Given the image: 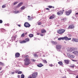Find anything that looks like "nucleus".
Returning <instances> with one entry per match:
<instances>
[{"instance_id": "1", "label": "nucleus", "mask_w": 78, "mask_h": 78, "mask_svg": "<svg viewBox=\"0 0 78 78\" xmlns=\"http://www.w3.org/2000/svg\"><path fill=\"white\" fill-rule=\"evenodd\" d=\"M25 58H26L24 59V65L25 66H28L29 64H30V59L28 58H29V56L28 55H26L24 56Z\"/></svg>"}, {"instance_id": "2", "label": "nucleus", "mask_w": 78, "mask_h": 78, "mask_svg": "<svg viewBox=\"0 0 78 78\" xmlns=\"http://www.w3.org/2000/svg\"><path fill=\"white\" fill-rule=\"evenodd\" d=\"M66 31V30L64 29H60L57 31V33L60 34H63Z\"/></svg>"}, {"instance_id": "3", "label": "nucleus", "mask_w": 78, "mask_h": 78, "mask_svg": "<svg viewBox=\"0 0 78 78\" xmlns=\"http://www.w3.org/2000/svg\"><path fill=\"white\" fill-rule=\"evenodd\" d=\"M30 41V39L28 38H26L25 39V40H23V41H20V43L21 44H23V43H26L27 42Z\"/></svg>"}, {"instance_id": "4", "label": "nucleus", "mask_w": 78, "mask_h": 78, "mask_svg": "<svg viewBox=\"0 0 78 78\" xmlns=\"http://www.w3.org/2000/svg\"><path fill=\"white\" fill-rule=\"evenodd\" d=\"M76 50V48H70L69 49L68 48L67 50L68 51H71L72 52V51H74L75 50Z\"/></svg>"}, {"instance_id": "5", "label": "nucleus", "mask_w": 78, "mask_h": 78, "mask_svg": "<svg viewBox=\"0 0 78 78\" xmlns=\"http://www.w3.org/2000/svg\"><path fill=\"white\" fill-rule=\"evenodd\" d=\"M64 9L60 10V11L57 12V14L58 15H59V16H61V15L63 14V12H64Z\"/></svg>"}, {"instance_id": "6", "label": "nucleus", "mask_w": 78, "mask_h": 78, "mask_svg": "<svg viewBox=\"0 0 78 78\" xmlns=\"http://www.w3.org/2000/svg\"><path fill=\"white\" fill-rule=\"evenodd\" d=\"M31 75L32 78H36L37 76V73L36 72L34 73L31 75Z\"/></svg>"}, {"instance_id": "7", "label": "nucleus", "mask_w": 78, "mask_h": 78, "mask_svg": "<svg viewBox=\"0 0 78 78\" xmlns=\"http://www.w3.org/2000/svg\"><path fill=\"white\" fill-rule=\"evenodd\" d=\"M65 13L66 16H69V15H70V14L72 13V10H70L68 11H66L65 12Z\"/></svg>"}, {"instance_id": "8", "label": "nucleus", "mask_w": 78, "mask_h": 78, "mask_svg": "<svg viewBox=\"0 0 78 78\" xmlns=\"http://www.w3.org/2000/svg\"><path fill=\"white\" fill-rule=\"evenodd\" d=\"M24 26L26 28H29L31 27V25L28 23L26 22L24 23Z\"/></svg>"}, {"instance_id": "9", "label": "nucleus", "mask_w": 78, "mask_h": 78, "mask_svg": "<svg viewBox=\"0 0 78 78\" xmlns=\"http://www.w3.org/2000/svg\"><path fill=\"white\" fill-rule=\"evenodd\" d=\"M67 56H68L69 58H75V56L72 55H71L69 53H67Z\"/></svg>"}, {"instance_id": "10", "label": "nucleus", "mask_w": 78, "mask_h": 78, "mask_svg": "<svg viewBox=\"0 0 78 78\" xmlns=\"http://www.w3.org/2000/svg\"><path fill=\"white\" fill-rule=\"evenodd\" d=\"M62 47V46L60 45H56V48L57 49H58V50H60V49H61V48Z\"/></svg>"}, {"instance_id": "11", "label": "nucleus", "mask_w": 78, "mask_h": 78, "mask_svg": "<svg viewBox=\"0 0 78 78\" xmlns=\"http://www.w3.org/2000/svg\"><path fill=\"white\" fill-rule=\"evenodd\" d=\"M63 40H66L67 41H69V40H71V38H69L67 37H63Z\"/></svg>"}, {"instance_id": "12", "label": "nucleus", "mask_w": 78, "mask_h": 78, "mask_svg": "<svg viewBox=\"0 0 78 78\" xmlns=\"http://www.w3.org/2000/svg\"><path fill=\"white\" fill-rule=\"evenodd\" d=\"M23 2H20V3L16 7V8H19L22 5H23Z\"/></svg>"}, {"instance_id": "13", "label": "nucleus", "mask_w": 78, "mask_h": 78, "mask_svg": "<svg viewBox=\"0 0 78 78\" xmlns=\"http://www.w3.org/2000/svg\"><path fill=\"white\" fill-rule=\"evenodd\" d=\"M74 25H71L69 26L68 28H70L71 29H73L74 28Z\"/></svg>"}, {"instance_id": "14", "label": "nucleus", "mask_w": 78, "mask_h": 78, "mask_svg": "<svg viewBox=\"0 0 78 78\" xmlns=\"http://www.w3.org/2000/svg\"><path fill=\"white\" fill-rule=\"evenodd\" d=\"M20 53H19L17 52L15 54V57L16 58H19L20 56Z\"/></svg>"}, {"instance_id": "15", "label": "nucleus", "mask_w": 78, "mask_h": 78, "mask_svg": "<svg viewBox=\"0 0 78 78\" xmlns=\"http://www.w3.org/2000/svg\"><path fill=\"white\" fill-rule=\"evenodd\" d=\"M72 41L73 42H78V39H77L73 38Z\"/></svg>"}, {"instance_id": "16", "label": "nucleus", "mask_w": 78, "mask_h": 78, "mask_svg": "<svg viewBox=\"0 0 78 78\" xmlns=\"http://www.w3.org/2000/svg\"><path fill=\"white\" fill-rule=\"evenodd\" d=\"M41 32L42 34L45 33H46V30L45 29H42L41 30Z\"/></svg>"}, {"instance_id": "17", "label": "nucleus", "mask_w": 78, "mask_h": 78, "mask_svg": "<svg viewBox=\"0 0 78 78\" xmlns=\"http://www.w3.org/2000/svg\"><path fill=\"white\" fill-rule=\"evenodd\" d=\"M37 66L39 67H41L42 66H44V65H43L42 63H40V64L37 65Z\"/></svg>"}, {"instance_id": "18", "label": "nucleus", "mask_w": 78, "mask_h": 78, "mask_svg": "<svg viewBox=\"0 0 78 78\" xmlns=\"http://www.w3.org/2000/svg\"><path fill=\"white\" fill-rule=\"evenodd\" d=\"M27 34V32H26L25 33V34L23 33L21 35V37H24V36H25Z\"/></svg>"}, {"instance_id": "19", "label": "nucleus", "mask_w": 78, "mask_h": 78, "mask_svg": "<svg viewBox=\"0 0 78 78\" xmlns=\"http://www.w3.org/2000/svg\"><path fill=\"white\" fill-rule=\"evenodd\" d=\"M51 42L54 45H56V44H58V43L56 41H51Z\"/></svg>"}, {"instance_id": "20", "label": "nucleus", "mask_w": 78, "mask_h": 78, "mask_svg": "<svg viewBox=\"0 0 78 78\" xmlns=\"http://www.w3.org/2000/svg\"><path fill=\"white\" fill-rule=\"evenodd\" d=\"M73 53H74L76 55H78V52L77 51H74L73 52Z\"/></svg>"}, {"instance_id": "21", "label": "nucleus", "mask_w": 78, "mask_h": 78, "mask_svg": "<svg viewBox=\"0 0 78 78\" xmlns=\"http://www.w3.org/2000/svg\"><path fill=\"white\" fill-rule=\"evenodd\" d=\"M55 18V15H52V16H51L50 18L49 19H53Z\"/></svg>"}, {"instance_id": "22", "label": "nucleus", "mask_w": 78, "mask_h": 78, "mask_svg": "<svg viewBox=\"0 0 78 78\" xmlns=\"http://www.w3.org/2000/svg\"><path fill=\"white\" fill-rule=\"evenodd\" d=\"M64 61L66 64H68L69 63V61L68 60H65Z\"/></svg>"}, {"instance_id": "23", "label": "nucleus", "mask_w": 78, "mask_h": 78, "mask_svg": "<svg viewBox=\"0 0 78 78\" xmlns=\"http://www.w3.org/2000/svg\"><path fill=\"white\" fill-rule=\"evenodd\" d=\"M58 64L61 66H63V63L62 62H58Z\"/></svg>"}, {"instance_id": "24", "label": "nucleus", "mask_w": 78, "mask_h": 78, "mask_svg": "<svg viewBox=\"0 0 78 78\" xmlns=\"http://www.w3.org/2000/svg\"><path fill=\"white\" fill-rule=\"evenodd\" d=\"M29 36L30 37H33V36H34V35L33 34H30L29 35Z\"/></svg>"}, {"instance_id": "25", "label": "nucleus", "mask_w": 78, "mask_h": 78, "mask_svg": "<svg viewBox=\"0 0 78 78\" xmlns=\"http://www.w3.org/2000/svg\"><path fill=\"white\" fill-rule=\"evenodd\" d=\"M25 9V7L24 6H23L21 8V10H23V9Z\"/></svg>"}, {"instance_id": "26", "label": "nucleus", "mask_w": 78, "mask_h": 78, "mask_svg": "<svg viewBox=\"0 0 78 78\" xmlns=\"http://www.w3.org/2000/svg\"><path fill=\"white\" fill-rule=\"evenodd\" d=\"M63 37H61V38H58V41H61V40H63Z\"/></svg>"}, {"instance_id": "27", "label": "nucleus", "mask_w": 78, "mask_h": 78, "mask_svg": "<svg viewBox=\"0 0 78 78\" xmlns=\"http://www.w3.org/2000/svg\"><path fill=\"white\" fill-rule=\"evenodd\" d=\"M25 78V76L23 74H22L21 75V78Z\"/></svg>"}, {"instance_id": "28", "label": "nucleus", "mask_w": 78, "mask_h": 78, "mask_svg": "<svg viewBox=\"0 0 78 78\" xmlns=\"http://www.w3.org/2000/svg\"><path fill=\"white\" fill-rule=\"evenodd\" d=\"M74 66H75V65L73 64L71 65V66H70V67H72V68L74 67Z\"/></svg>"}, {"instance_id": "29", "label": "nucleus", "mask_w": 78, "mask_h": 78, "mask_svg": "<svg viewBox=\"0 0 78 78\" xmlns=\"http://www.w3.org/2000/svg\"><path fill=\"white\" fill-rule=\"evenodd\" d=\"M43 62H44V63H45V64L47 63V61L45 60H43Z\"/></svg>"}, {"instance_id": "30", "label": "nucleus", "mask_w": 78, "mask_h": 78, "mask_svg": "<svg viewBox=\"0 0 78 78\" xmlns=\"http://www.w3.org/2000/svg\"><path fill=\"white\" fill-rule=\"evenodd\" d=\"M15 14H18L19 12V11H16L14 12Z\"/></svg>"}, {"instance_id": "31", "label": "nucleus", "mask_w": 78, "mask_h": 78, "mask_svg": "<svg viewBox=\"0 0 78 78\" xmlns=\"http://www.w3.org/2000/svg\"><path fill=\"white\" fill-rule=\"evenodd\" d=\"M34 57H38V55L37 54H34Z\"/></svg>"}, {"instance_id": "32", "label": "nucleus", "mask_w": 78, "mask_h": 78, "mask_svg": "<svg viewBox=\"0 0 78 78\" xmlns=\"http://www.w3.org/2000/svg\"><path fill=\"white\" fill-rule=\"evenodd\" d=\"M2 8H6V5H3L2 6Z\"/></svg>"}, {"instance_id": "33", "label": "nucleus", "mask_w": 78, "mask_h": 78, "mask_svg": "<svg viewBox=\"0 0 78 78\" xmlns=\"http://www.w3.org/2000/svg\"><path fill=\"white\" fill-rule=\"evenodd\" d=\"M42 24V23L41 22H39L38 23V25H41Z\"/></svg>"}, {"instance_id": "34", "label": "nucleus", "mask_w": 78, "mask_h": 78, "mask_svg": "<svg viewBox=\"0 0 78 78\" xmlns=\"http://www.w3.org/2000/svg\"><path fill=\"white\" fill-rule=\"evenodd\" d=\"M17 3H18V2H15L14 3L13 5H17Z\"/></svg>"}, {"instance_id": "35", "label": "nucleus", "mask_w": 78, "mask_h": 78, "mask_svg": "<svg viewBox=\"0 0 78 78\" xmlns=\"http://www.w3.org/2000/svg\"><path fill=\"white\" fill-rule=\"evenodd\" d=\"M31 61H32L33 62H35V61H36V60L33 59H31Z\"/></svg>"}, {"instance_id": "36", "label": "nucleus", "mask_w": 78, "mask_h": 78, "mask_svg": "<svg viewBox=\"0 0 78 78\" xmlns=\"http://www.w3.org/2000/svg\"><path fill=\"white\" fill-rule=\"evenodd\" d=\"M22 72V71H19L18 72V74H21Z\"/></svg>"}, {"instance_id": "37", "label": "nucleus", "mask_w": 78, "mask_h": 78, "mask_svg": "<svg viewBox=\"0 0 78 78\" xmlns=\"http://www.w3.org/2000/svg\"><path fill=\"white\" fill-rule=\"evenodd\" d=\"M14 73H15V72H12L11 73V75H14Z\"/></svg>"}, {"instance_id": "38", "label": "nucleus", "mask_w": 78, "mask_h": 78, "mask_svg": "<svg viewBox=\"0 0 78 78\" xmlns=\"http://www.w3.org/2000/svg\"><path fill=\"white\" fill-rule=\"evenodd\" d=\"M1 65H2V66H3V63L2 62H0V66Z\"/></svg>"}, {"instance_id": "39", "label": "nucleus", "mask_w": 78, "mask_h": 78, "mask_svg": "<svg viewBox=\"0 0 78 78\" xmlns=\"http://www.w3.org/2000/svg\"><path fill=\"white\" fill-rule=\"evenodd\" d=\"M3 23V21L2 20H0V23Z\"/></svg>"}, {"instance_id": "40", "label": "nucleus", "mask_w": 78, "mask_h": 78, "mask_svg": "<svg viewBox=\"0 0 78 78\" xmlns=\"http://www.w3.org/2000/svg\"><path fill=\"white\" fill-rule=\"evenodd\" d=\"M48 8H52V6L49 5L48 6Z\"/></svg>"}, {"instance_id": "41", "label": "nucleus", "mask_w": 78, "mask_h": 78, "mask_svg": "<svg viewBox=\"0 0 78 78\" xmlns=\"http://www.w3.org/2000/svg\"><path fill=\"white\" fill-rule=\"evenodd\" d=\"M49 66H50V67H52L53 66V64H50L49 65Z\"/></svg>"}, {"instance_id": "42", "label": "nucleus", "mask_w": 78, "mask_h": 78, "mask_svg": "<svg viewBox=\"0 0 78 78\" xmlns=\"http://www.w3.org/2000/svg\"><path fill=\"white\" fill-rule=\"evenodd\" d=\"M40 36H44V34H41Z\"/></svg>"}, {"instance_id": "43", "label": "nucleus", "mask_w": 78, "mask_h": 78, "mask_svg": "<svg viewBox=\"0 0 78 78\" xmlns=\"http://www.w3.org/2000/svg\"><path fill=\"white\" fill-rule=\"evenodd\" d=\"M17 77H18V78H20V75H18V76H17Z\"/></svg>"}, {"instance_id": "44", "label": "nucleus", "mask_w": 78, "mask_h": 78, "mask_svg": "<svg viewBox=\"0 0 78 78\" xmlns=\"http://www.w3.org/2000/svg\"><path fill=\"white\" fill-rule=\"evenodd\" d=\"M28 78H33V77H32H32L31 76H29V77H28Z\"/></svg>"}, {"instance_id": "45", "label": "nucleus", "mask_w": 78, "mask_h": 78, "mask_svg": "<svg viewBox=\"0 0 78 78\" xmlns=\"http://www.w3.org/2000/svg\"><path fill=\"white\" fill-rule=\"evenodd\" d=\"M46 10H50V9L48 8H46Z\"/></svg>"}, {"instance_id": "46", "label": "nucleus", "mask_w": 78, "mask_h": 78, "mask_svg": "<svg viewBox=\"0 0 78 78\" xmlns=\"http://www.w3.org/2000/svg\"><path fill=\"white\" fill-rule=\"evenodd\" d=\"M37 35H39L40 34V33H37Z\"/></svg>"}, {"instance_id": "47", "label": "nucleus", "mask_w": 78, "mask_h": 78, "mask_svg": "<svg viewBox=\"0 0 78 78\" xmlns=\"http://www.w3.org/2000/svg\"><path fill=\"white\" fill-rule=\"evenodd\" d=\"M75 14V15H78V13L76 12V14Z\"/></svg>"}, {"instance_id": "48", "label": "nucleus", "mask_w": 78, "mask_h": 78, "mask_svg": "<svg viewBox=\"0 0 78 78\" xmlns=\"http://www.w3.org/2000/svg\"><path fill=\"white\" fill-rule=\"evenodd\" d=\"M18 27H21L20 25H19V24H18Z\"/></svg>"}, {"instance_id": "49", "label": "nucleus", "mask_w": 78, "mask_h": 78, "mask_svg": "<svg viewBox=\"0 0 78 78\" xmlns=\"http://www.w3.org/2000/svg\"><path fill=\"white\" fill-rule=\"evenodd\" d=\"M15 73H17V71H15Z\"/></svg>"}, {"instance_id": "50", "label": "nucleus", "mask_w": 78, "mask_h": 78, "mask_svg": "<svg viewBox=\"0 0 78 78\" xmlns=\"http://www.w3.org/2000/svg\"><path fill=\"white\" fill-rule=\"evenodd\" d=\"M76 78H78V75H77V76H76Z\"/></svg>"}, {"instance_id": "51", "label": "nucleus", "mask_w": 78, "mask_h": 78, "mask_svg": "<svg viewBox=\"0 0 78 78\" xmlns=\"http://www.w3.org/2000/svg\"><path fill=\"white\" fill-rule=\"evenodd\" d=\"M1 69H2V67H1L0 68V70H1Z\"/></svg>"}, {"instance_id": "52", "label": "nucleus", "mask_w": 78, "mask_h": 78, "mask_svg": "<svg viewBox=\"0 0 78 78\" xmlns=\"http://www.w3.org/2000/svg\"><path fill=\"white\" fill-rule=\"evenodd\" d=\"M28 18L30 17V16H28Z\"/></svg>"}, {"instance_id": "53", "label": "nucleus", "mask_w": 78, "mask_h": 78, "mask_svg": "<svg viewBox=\"0 0 78 78\" xmlns=\"http://www.w3.org/2000/svg\"><path fill=\"white\" fill-rule=\"evenodd\" d=\"M73 61H75L73 60Z\"/></svg>"}, {"instance_id": "54", "label": "nucleus", "mask_w": 78, "mask_h": 78, "mask_svg": "<svg viewBox=\"0 0 78 78\" xmlns=\"http://www.w3.org/2000/svg\"><path fill=\"white\" fill-rule=\"evenodd\" d=\"M53 8H54V7H53Z\"/></svg>"}]
</instances>
